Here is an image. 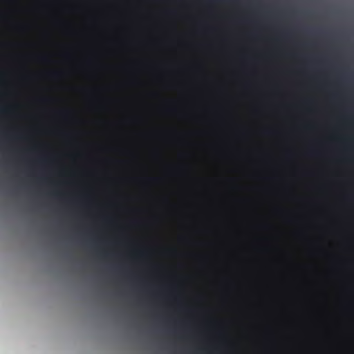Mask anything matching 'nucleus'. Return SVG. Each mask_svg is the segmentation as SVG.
<instances>
[{
  "label": "nucleus",
  "mask_w": 354,
  "mask_h": 354,
  "mask_svg": "<svg viewBox=\"0 0 354 354\" xmlns=\"http://www.w3.org/2000/svg\"><path fill=\"white\" fill-rule=\"evenodd\" d=\"M53 76H57V75H59V73H53Z\"/></svg>",
  "instance_id": "obj_1"
},
{
  "label": "nucleus",
  "mask_w": 354,
  "mask_h": 354,
  "mask_svg": "<svg viewBox=\"0 0 354 354\" xmlns=\"http://www.w3.org/2000/svg\"><path fill=\"white\" fill-rule=\"evenodd\" d=\"M7 110H8L7 109H3L2 111H3V112H6V111H7Z\"/></svg>",
  "instance_id": "obj_2"
},
{
  "label": "nucleus",
  "mask_w": 354,
  "mask_h": 354,
  "mask_svg": "<svg viewBox=\"0 0 354 354\" xmlns=\"http://www.w3.org/2000/svg\"><path fill=\"white\" fill-rule=\"evenodd\" d=\"M145 252H146L145 250V251H142V254H145Z\"/></svg>",
  "instance_id": "obj_3"
}]
</instances>
